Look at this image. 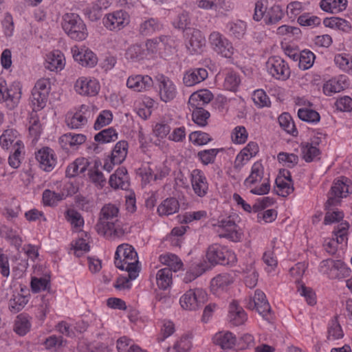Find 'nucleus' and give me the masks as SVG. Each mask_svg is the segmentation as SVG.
Returning a JSON list of instances; mask_svg holds the SVG:
<instances>
[{
	"label": "nucleus",
	"instance_id": "obj_1",
	"mask_svg": "<svg viewBox=\"0 0 352 352\" xmlns=\"http://www.w3.org/2000/svg\"><path fill=\"white\" fill-rule=\"evenodd\" d=\"M118 208L111 204H105L100 212V217L96 225V229L99 234H109L110 236L121 237L127 232L126 228L123 227L122 223L118 219Z\"/></svg>",
	"mask_w": 352,
	"mask_h": 352
},
{
	"label": "nucleus",
	"instance_id": "obj_2",
	"mask_svg": "<svg viewBox=\"0 0 352 352\" xmlns=\"http://www.w3.org/2000/svg\"><path fill=\"white\" fill-rule=\"evenodd\" d=\"M62 27L71 38L76 41H82L87 35L85 24L75 13H67L63 16Z\"/></svg>",
	"mask_w": 352,
	"mask_h": 352
},
{
	"label": "nucleus",
	"instance_id": "obj_3",
	"mask_svg": "<svg viewBox=\"0 0 352 352\" xmlns=\"http://www.w3.org/2000/svg\"><path fill=\"white\" fill-rule=\"evenodd\" d=\"M206 258L211 267L216 265H230L234 263L236 261L234 252L218 244H213L208 247L206 252Z\"/></svg>",
	"mask_w": 352,
	"mask_h": 352
},
{
	"label": "nucleus",
	"instance_id": "obj_4",
	"mask_svg": "<svg viewBox=\"0 0 352 352\" xmlns=\"http://www.w3.org/2000/svg\"><path fill=\"white\" fill-rule=\"evenodd\" d=\"M207 300L206 292L200 288L188 290L180 298L182 307L186 310H196Z\"/></svg>",
	"mask_w": 352,
	"mask_h": 352
},
{
	"label": "nucleus",
	"instance_id": "obj_5",
	"mask_svg": "<svg viewBox=\"0 0 352 352\" xmlns=\"http://www.w3.org/2000/svg\"><path fill=\"white\" fill-rule=\"evenodd\" d=\"M209 41L212 48L217 54L225 58H231L234 53L232 43L222 34L213 32L209 36Z\"/></svg>",
	"mask_w": 352,
	"mask_h": 352
},
{
	"label": "nucleus",
	"instance_id": "obj_6",
	"mask_svg": "<svg viewBox=\"0 0 352 352\" xmlns=\"http://www.w3.org/2000/svg\"><path fill=\"white\" fill-rule=\"evenodd\" d=\"M266 66L267 72L276 79L285 80L289 77V68L285 61L280 57L270 58Z\"/></svg>",
	"mask_w": 352,
	"mask_h": 352
},
{
	"label": "nucleus",
	"instance_id": "obj_7",
	"mask_svg": "<svg viewBox=\"0 0 352 352\" xmlns=\"http://www.w3.org/2000/svg\"><path fill=\"white\" fill-rule=\"evenodd\" d=\"M156 80L157 81L160 99L165 102L173 100L176 96L177 91L172 80L164 75L157 76Z\"/></svg>",
	"mask_w": 352,
	"mask_h": 352
},
{
	"label": "nucleus",
	"instance_id": "obj_8",
	"mask_svg": "<svg viewBox=\"0 0 352 352\" xmlns=\"http://www.w3.org/2000/svg\"><path fill=\"white\" fill-rule=\"evenodd\" d=\"M250 308H255L258 313L267 320H270L268 316L271 313V307L266 298L265 294L261 290L256 289L252 302L248 305Z\"/></svg>",
	"mask_w": 352,
	"mask_h": 352
},
{
	"label": "nucleus",
	"instance_id": "obj_9",
	"mask_svg": "<svg viewBox=\"0 0 352 352\" xmlns=\"http://www.w3.org/2000/svg\"><path fill=\"white\" fill-rule=\"evenodd\" d=\"M76 91L82 96H94L100 90V85L96 80L80 78L75 83Z\"/></svg>",
	"mask_w": 352,
	"mask_h": 352
},
{
	"label": "nucleus",
	"instance_id": "obj_10",
	"mask_svg": "<svg viewBox=\"0 0 352 352\" xmlns=\"http://www.w3.org/2000/svg\"><path fill=\"white\" fill-rule=\"evenodd\" d=\"M36 159L39 162L41 168L47 172L52 171L56 166L54 151L49 147H43L36 153Z\"/></svg>",
	"mask_w": 352,
	"mask_h": 352
},
{
	"label": "nucleus",
	"instance_id": "obj_11",
	"mask_svg": "<svg viewBox=\"0 0 352 352\" xmlns=\"http://www.w3.org/2000/svg\"><path fill=\"white\" fill-rule=\"evenodd\" d=\"M127 14L123 10H118L109 14L104 19L105 27L110 30H120L127 23Z\"/></svg>",
	"mask_w": 352,
	"mask_h": 352
},
{
	"label": "nucleus",
	"instance_id": "obj_12",
	"mask_svg": "<svg viewBox=\"0 0 352 352\" xmlns=\"http://www.w3.org/2000/svg\"><path fill=\"white\" fill-rule=\"evenodd\" d=\"M121 254L124 257V263L126 264V268H131V265L129 264L132 263L133 266H134L135 269L138 270V254L132 245L127 243L119 245L116 252V256H120Z\"/></svg>",
	"mask_w": 352,
	"mask_h": 352
},
{
	"label": "nucleus",
	"instance_id": "obj_13",
	"mask_svg": "<svg viewBox=\"0 0 352 352\" xmlns=\"http://www.w3.org/2000/svg\"><path fill=\"white\" fill-rule=\"evenodd\" d=\"M191 184L195 193L202 197L207 193L208 185L206 177L199 169H195L191 173Z\"/></svg>",
	"mask_w": 352,
	"mask_h": 352
},
{
	"label": "nucleus",
	"instance_id": "obj_14",
	"mask_svg": "<svg viewBox=\"0 0 352 352\" xmlns=\"http://www.w3.org/2000/svg\"><path fill=\"white\" fill-rule=\"evenodd\" d=\"M126 85L136 91H147L153 87V81L148 76L137 75L129 77Z\"/></svg>",
	"mask_w": 352,
	"mask_h": 352
},
{
	"label": "nucleus",
	"instance_id": "obj_15",
	"mask_svg": "<svg viewBox=\"0 0 352 352\" xmlns=\"http://www.w3.org/2000/svg\"><path fill=\"white\" fill-rule=\"evenodd\" d=\"M109 183L114 189L120 188L122 190H127L129 187V182L126 168H118L115 173L111 175Z\"/></svg>",
	"mask_w": 352,
	"mask_h": 352
},
{
	"label": "nucleus",
	"instance_id": "obj_16",
	"mask_svg": "<svg viewBox=\"0 0 352 352\" xmlns=\"http://www.w3.org/2000/svg\"><path fill=\"white\" fill-rule=\"evenodd\" d=\"M190 32L187 33L188 41L186 43V47L191 54L198 53L205 45V38L199 30H190Z\"/></svg>",
	"mask_w": 352,
	"mask_h": 352
},
{
	"label": "nucleus",
	"instance_id": "obj_17",
	"mask_svg": "<svg viewBox=\"0 0 352 352\" xmlns=\"http://www.w3.org/2000/svg\"><path fill=\"white\" fill-rule=\"evenodd\" d=\"M228 318L230 322L235 326L243 324L247 320L245 311L236 300H232L230 305Z\"/></svg>",
	"mask_w": 352,
	"mask_h": 352
},
{
	"label": "nucleus",
	"instance_id": "obj_18",
	"mask_svg": "<svg viewBox=\"0 0 352 352\" xmlns=\"http://www.w3.org/2000/svg\"><path fill=\"white\" fill-rule=\"evenodd\" d=\"M213 98V94L208 89H201L193 93L189 98L188 104L191 107L201 106L209 103Z\"/></svg>",
	"mask_w": 352,
	"mask_h": 352
},
{
	"label": "nucleus",
	"instance_id": "obj_19",
	"mask_svg": "<svg viewBox=\"0 0 352 352\" xmlns=\"http://www.w3.org/2000/svg\"><path fill=\"white\" fill-rule=\"evenodd\" d=\"M86 136L82 134L66 133L59 138V143L64 149H67V145L70 147H78L86 141Z\"/></svg>",
	"mask_w": 352,
	"mask_h": 352
},
{
	"label": "nucleus",
	"instance_id": "obj_20",
	"mask_svg": "<svg viewBox=\"0 0 352 352\" xmlns=\"http://www.w3.org/2000/svg\"><path fill=\"white\" fill-rule=\"evenodd\" d=\"M73 56L74 60L82 66L94 67L97 63V57L89 50H82V51L77 53L74 52Z\"/></svg>",
	"mask_w": 352,
	"mask_h": 352
},
{
	"label": "nucleus",
	"instance_id": "obj_21",
	"mask_svg": "<svg viewBox=\"0 0 352 352\" xmlns=\"http://www.w3.org/2000/svg\"><path fill=\"white\" fill-rule=\"evenodd\" d=\"M347 6L346 0H321L320 6L327 12H339L344 10Z\"/></svg>",
	"mask_w": 352,
	"mask_h": 352
},
{
	"label": "nucleus",
	"instance_id": "obj_22",
	"mask_svg": "<svg viewBox=\"0 0 352 352\" xmlns=\"http://www.w3.org/2000/svg\"><path fill=\"white\" fill-rule=\"evenodd\" d=\"M129 265H131V268L126 267V271L129 273L128 277L120 276L117 278L116 283L114 285L115 288L117 289H130L131 286L130 281L136 278L138 270L133 266L132 263Z\"/></svg>",
	"mask_w": 352,
	"mask_h": 352
},
{
	"label": "nucleus",
	"instance_id": "obj_23",
	"mask_svg": "<svg viewBox=\"0 0 352 352\" xmlns=\"http://www.w3.org/2000/svg\"><path fill=\"white\" fill-rule=\"evenodd\" d=\"M128 142L124 140L118 142L114 146L111 157L113 163L120 164L125 160L127 155Z\"/></svg>",
	"mask_w": 352,
	"mask_h": 352
},
{
	"label": "nucleus",
	"instance_id": "obj_24",
	"mask_svg": "<svg viewBox=\"0 0 352 352\" xmlns=\"http://www.w3.org/2000/svg\"><path fill=\"white\" fill-rule=\"evenodd\" d=\"M214 343L223 349H232L236 343L235 336L230 331L225 333H219L214 337Z\"/></svg>",
	"mask_w": 352,
	"mask_h": 352
},
{
	"label": "nucleus",
	"instance_id": "obj_25",
	"mask_svg": "<svg viewBox=\"0 0 352 352\" xmlns=\"http://www.w3.org/2000/svg\"><path fill=\"white\" fill-rule=\"evenodd\" d=\"M179 208L178 201L174 197H170L161 203L157 208V212L160 215H169L177 212Z\"/></svg>",
	"mask_w": 352,
	"mask_h": 352
},
{
	"label": "nucleus",
	"instance_id": "obj_26",
	"mask_svg": "<svg viewBox=\"0 0 352 352\" xmlns=\"http://www.w3.org/2000/svg\"><path fill=\"white\" fill-rule=\"evenodd\" d=\"M157 286L160 289L165 290L172 283V272L170 268L160 270L156 275Z\"/></svg>",
	"mask_w": 352,
	"mask_h": 352
},
{
	"label": "nucleus",
	"instance_id": "obj_27",
	"mask_svg": "<svg viewBox=\"0 0 352 352\" xmlns=\"http://www.w3.org/2000/svg\"><path fill=\"white\" fill-rule=\"evenodd\" d=\"M323 23L326 27L338 28L343 32H349L351 29L350 23L345 19L338 17L325 18Z\"/></svg>",
	"mask_w": 352,
	"mask_h": 352
},
{
	"label": "nucleus",
	"instance_id": "obj_28",
	"mask_svg": "<svg viewBox=\"0 0 352 352\" xmlns=\"http://www.w3.org/2000/svg\"><path fill=\"white\" fill-rule=\"evenodd\" d=\"M233 279L228 274H219L211 280L210 287L212 291H217L219 289H223L232 283Z\"/></svg>",
	"mask_w": 352,
	"mask_h": 352
},
{
	"label": "nucleus",
	"instance_id": "obj_29",
	"mask_svg": "<svg viewBox=\"0 0 352 352\" xmlns=\"http://www.w3.org/2000/svg\"><path fill=\"white\" fill-rule=\"evenodd\" d=\"M280 126L288 133L293 136L298 135L295 124L289 113H282L278 118Z\"/></svg>",
	"mask_w": 352,
	"mask_h": 352
},
{
	"label": "nucleus",
	"instance_id": "obj_30",
	"mask_svg": "<svg viewBox=\"0 0 352 352\" xmlns=\"http://www.w3.org/2000/svg\"><path fill=\"white\" fill-rule=\"evenodd\" d=\"M192 108V120L197 124L205 126L208 123L207 120L210 118V113L201 106L194 107Z\"/></svg>",
	"mask_w": 352,
	"mask_h": 352
},
{
	"label": "nucleus",
	"instance_id": "obj_31",
	"mask_svg": "<svg viewBox=\"0 0 352 352\" xmlns=\"http://www.w3.org/2000/svg\"><path fill=\"white\" fill-rule=\"evenodd\" d=\"M117 139L118 133L112 127L101 131L94 137L95 141L101 144L115 142Z\"/></svg>",
	"mask_w": 352,
	"mask_h": 352
},
{
	"label": "nucleus",
	"instance_id": "obj_32",
	"mask_svg": "<svg viewBox=\"0 0 352 352\" xmlns=\"http://www.w3.org/2000/svg\"><path fill=\"white\" fill-rule=\"evenodd\" d=\"M63 55L60 52H54L48 56L45 67L51 71L62 69L64 67Z\"/></svg>",
	"mask_w": 352,
	"mask_h": 352
},
{
	"label": "nucleus",
	"instance_id": "obj_33",
	"mask_svg": "<svg viewBox=\"0 0 352 352\" xmlns=\"http://www.w3.org/2000/svg\"><path fill=\"white\" fill-rule=\"evenodd\" d=\"M263 177V167L261 163L256 162L252 167L250 176L244 182L245 185L254 184L260 182Z\"/></svg>",
	"mask_w": 352,
	"mask_h": 352
},
{
	"label": "nucleus",
	"instance_id": "obj_34",
	"mask_svg": "<svg viewBox=\"0 0 352 352\" xmlns=\"http://www.w3.org/2000/svg\"><path fill=\"white\" fill-rule=\"evenodd\" d=\"M283 15L280 7L275 5L267 10L264 20L267 24H274L282 19Z\"/></svg>",
	"mask_w": 352,
	"mask_h": 352
},
{
	"label": "nucleus",
	"instance_id": "obj_35",
	"mask_svg": "<svg viewBox=\"0 0 352 352\" xmlns=\"http://www.w3.org/2000/svg\"><path fill=\"white\" fill-rule=\"evenodd\" d=\"M125 56L132 61H140L144 58L145 50L140 45H133L127 49Z\"/></svg>",
	"mask_w": 352,
	"mask_h": 352
},
{
	"label": "nucleus",
	"instance_id": "obj_36",
	"mask_svg": "<svg viewBox=\"0 0 352 352\" xmlns=\"http://www.w3.org/2000/svg\"><path fill=\"white\" fill-rule=\"evenodd\" d=\"M28 302V300L24 295H13V298L9 302V309L12 312L17 313L23 309Z\"/></svg>",
	"mask_w": 352,
	"mask_h": 352
},
{
	"label": "nucleus",
	"instance_id": "obj_37",
	"mask_svg": "<svg viewBox=\"0 0 352 352\" xmlns=\"http://www.w3.org/2000/svg\"><path fill=\"white\" fill-rule=\"evenodd\" d=\"M64 194L55 192L50 190H45L43 192V201L46 206H55L57 203L63 199Z\"/></svg>",
	"mask_w": 352,
	"mask_h": 352
},
{
	"label": "nucleus",
	"instance_id": "obj_38",
	"mask_svg": "<svg viewBox=\"0 0 352 352\" xmlns=\"http://www.w3.org/2000/svg\"><path fill=\"white\" fill-rule=\"evenodd\" d=\"M160 261L168 266V268L171 269V272H177L183 265L182 261L175 254H166L160 256Z\"/></svg>",
	"mask_w": 352,
	"mask_h": 352
},
{
	"label": "nucleus",
	"instance_id": "obj_39",
	"mask_svg": "<svg viewBox=\"0 0 352 352\" xmlns=\"http://www.w3.org/2000/svg\"><path fill=\"white\" fill-rule=\"evenodd\" d=\"M315 55L309 50H303L300 53L298 66L300 69L305 70L309 69L314 64Z\"/></svg>",
	"mask_w": 352,
	"mask_h": 352
},
{
	"label": "nucleus",
	"instance_id": "obj_40",
	"mask_svg": "<svg viewBox=\"0 0 352 352\" xmlns=\"http://www.w3.org/2000/svg\"><path fill=\"white\" fill-rule=\"evenodd\" d=\"M159 28L160 24L157 20L154 18H151L141 23L139 31L142 35L148 36Z\"/></svg>",
	"mask_w": 352,
	"mask_h": 352
},
{
	"label": "nucleus",
	"instance_id": "obj_41",
	"mask_svg": "<svg viewBox=\"0 0 352 352\" xmlns=\"http://www.w3.org/2000/svg\"><path fill=\"white\" fill-rule=\"evenodd\" d=\"M298 116L299 119L302 121L307 122H318L320 121L319 113L313 110L309 109H299L298 111Z\"/></svg>",
	"mask_w": 352,
	"mask_h": 352
},
{
	"label": "nucleus",
	"instance_id": "obj_42",
	"mask_svg": "<svg viewBox=\"0 0 352 352\" xmlns=\"http://www.w3.org/2000/svg\"><path fill=\"white\" fill-rule=\"evenodd\" d=\"M337 318L338 316H336L335 320L332 322L331 326L328 329L327 340L329 341L340 339L344 336L342 327Z\"/></svg>",
	"mask_w": 352,
	"mask_h": 352
},
{
	"label": "nucleus",
	"instance_id": "obj_43",
	"mask_svg": "<svg viewBox=\"0 0 352 352\" xmlns=\"http://www.w3.org/2000/svg\"><path fill=\"white\" fill-rule=\"evenodd\" d=\"M48 95L49 94L46 93L36 90V89H33L31 97L33 105L38 109L44 108L47 102Z\"/></svg>",
	"mask_w": 352,
	"mask_h": 352
},
{
	"label": "nucleus",
	"instance_id": "obj_44",
	"mask_svg": "<svg viewBox=\"0 0 352 352\" xmlns=\"http://www.w3.org/2000/svg\"><path fill=\"white\" fill-rule=\"evenodd\" d=\"M302 157L307 162H312L316 157L320 154L319 148L312 144L307 143L302 147Z\"/></svg>",
	"mask_w": 352,
	"mask_h": 352
},
{
	"label": "nucleus",
	"instance_id": "obj_45",
	"mask_svg": "<svg viewBox=\"0 0 352 352\" xmlns=\"http://www.w3.org/2000/svg\"><path fill=\"white\" fill-rule=\"evenodd\" d=\"M275 183L279 190L276 192V194L280 196L285 197L294 190L293 184L287 183L281 177H277L276 179Z\"/></svg>",
	"mask_w": 352,
	"mask_h": 352
},
{
	"label": "nucleus",
	"instance_id": "obj_46",
	"mask_svg": "<svg viewBox=\"0 0 352 352\" xmlns=\"http://www.w3.org/2000/svg\"><path fill=\"white\" fill-rule=\"evenodd\" d=\"M299 285L298 286V292L300 294L304 296L307 302L309 305H314L316 303V294L311 287H306L304 284H300L299 280H297Z\"/></svg>",
	"mask_w": 352,
	"mask_h": 352
},
{
	"label": "nucleus",
	"instance_id": "obj_47",
	"mask_svg": "<svg viewBox=\"0 0 352 352\" xmlns=\"http://www.w3.org/2000/svg\"><path fill=\"white\" fill-rule=\"evenodd\" d=\"M252 100L254 104L260 108L269 107L270 104L269 97L262 89H258L254 91L252 95Z\"/></svg>",
	"mask_w": 352,
	"mask_h": 352
},
{
	"label": "nucleus",
	"instance_id": "obj_48",
	"mask_svg": "<svg viewBox=\"0 0 352 352\" xmlns=\"http://www.w3.org/2000/svg\"><path fill=\"white\" fill-rule=\"evenodd\" d=\"M30 324L28 319L21 315L17 317L14 324V331L20 335H25L30 330Z\"/></svg>",
	"mask_w": 352,
	"mask_h": 352
},
{
	"label": "nucleus",
	"instance_id": "obj_49",
	"mask_svg": "<svg viewBox=\"0 0 352 352\" xmlns=\"http://www.w3.org/2000/svg\"><path fill=\"white\" fill-rule=\"evenodd\" d=\"M297 21L301 26H318L320 24V19L316 16H311L309 13L300 15Z\"/></svg>",
	"mask_w": 352,
	"mask_h": 352
},
{
	"label": "nucleus",
	"instance_id": "obj_50",
	"mask_svg": "<svg viewBox=\"0 0 352 352\" xmlns=\"http://www.w3.org/2000/svg\"><path fill=\"white\" fill-rule=\"evenodd\" d=\"M240 82L239 76L236 72H230L225 78L224 86L230 91H235Z\"/></svg>",
	"mask_w": 352,
	"mask_h": 352
},
{
	"label": "nucleus",
	"instance_id": "obj_51",
	"mask_svg": "<svg viewBox=\"0 0 352 352\" xmlns=\"http://www.w3.org/2000/svg\"><path fill=\"white\" fill-rule=\"evenodd\" d=\"M190 140L197 145H204L212 140L209 134L202 131H194L189 135Z\"/></svg>",
	"mask_w": 352,
	"mask_h": 352
},
{
	"label": "nucleus",
	"instance_id": "obj_52",
	"mask_svg": "<svg viewBox=\"0 0 352 352\" xmlns=\"http://www.w3.org/2000/svg\"><path fill=\"white\" fill-rule=\"evenodd\" d=\"M113 119V115L110 111H103L98 116L95 123L94 129L98 130L104 126L109 124Z\"/></svg>",
	"mask_w": 352,
	"mask_h": 352
},
{
	"label": "nucleus",
	"instance_id": "obj_53",
	"mask_svg": "<svg viewBox=\"0 0 352 352\" xmlns=\"http://www.w3.org/2000/svg\"><path fill=\"white\" fill-rule=\"evenodd\" d=\"M218 153L219 149L216 148L204 150L198 153V157L204 164L207 165L214 162Z\"/></svg>",
	"mask_w": 352,
	"mask_h": 352
},
{
	"label": "nucleus",
	"instance_id": "obj_54",
	"mask_svg": "<svg viewBox=\"0 0 352 352\" xmlns=\"http://www.w3.org/2000/svg\"><path fill=\"white\" fill-rule=\"evenodd\" d=\"M325 209L327 210V212L324 219V224H331L339 221L344 217V214L341 211L334 210L333 208Z\"/></svg>",
	"mask_w": 352,
	"mask_h": 352
},
{
	"label": "nucleus",
	"instance_id": "obj_55",
	"mask_svg": "<svg viewBox=\"0 0 352 352\" xmlns=\"http://www.w3.org/2000/svg\"><path fill=\"white\" fill-rule=\"evenodd\" d=\"M342 89L343 86L340 85L339 81L336 80H330L323 86V91L327 96H331L333 94L338 93Z\"/></svg>",
	"mask_w": 352,
	"mask_h": 352
},
{
	"label": "nucleus",
	"instance_id": "obj_56",
	"mask_svg": "<svg viewBox=\"0 0 352 352\" xmlns=\"http://www.w3.org/2000/svg\"><path fill=\"white\" fill-rule=\"evenodd\" d=\"M16 131L7 129L0 137V144L3 148H8L9 146L14 141L16 135Z\"/></svg>",
	"mask_w": 352,
	"mask_h": 352
},
{
	"label": "nucleus",
	"instance_id": "obj_57",
	"mask_svg": "<svg viewBox=\"0 0 352 352\" xmlns=\"http://www.w3.org/2000/svg\"><path fill=\"white\" fill-rule=\"evenodd\" d=\"M50 283L49 280L45 278L33 277L31 280V288L34 293H38L42 290L47 289Z\"/></svg>",
	"mask_w": 352,
	"mask_h": 352
},
{
	"label": "nucleus",
	"instance_id": "obj_58",
	"mask_svg": "<svg viewBox=\"0 0 352 352\" xmlns=\"http://www.w3.org/2000/svg\"><path fill=\"white\" fill-rule=\"evenodd\" d=\"M67 219L72 225H74L77 228L80 227L84 224V220L81 214L73 209L67 210Z\"/></svg>",
	"mask_w": 352,
	"mask_h": 352
},
{
	"label": "nucleus",
	"instance_id": "obj_59",
	"mask_svg": "<svg viewBox=\"0 0 352 352\" xmlns=\"http://www.w3.org/2000/svg\"><path fill=\"white\" fill-rule=\"evenodd\" d=\"M278 160L279 162H287L289 168H292L298 162V155L294 153H287L281 152L278 155Z\"/></svg>",
	"mask_w": 352,
	"mask_h": 352
},
{
	"label": "nucleus",
	"instance_id": "obj_60",
	"mask_svg": "<svg viewBox=\"0 0 352 352\" xmlns=\"http://www.w3.org/2000/svg\"><path fill=\"white\" fill-rule=\"evenodd\" d=\"M331 193L336 197H346L349 193V186L342 181H338L331 187Z\"/></svg>",
	"mask_w": 352,
	"mask_h": 352
},
{
	"label": "nucleus",
	"instance_id": "obj_61",
	"mask_svg": "<svg viewBox=\"0 0 352 352\" xmlns=\"http://www.w3.org/2000/svg\"><path fill=\"white\" fill-rule=\"evenodd\" d=\"M67 122V126L71 129H78L81 126L85 125L87 123V120L80 113H76L72 118L68 120Z\"/></svg>",
	"mask_w": 352,
	"mask_h": 352
},
{
	"label": "nucleus",
	"instance_id": "obj_62",
	"mask_svg": "<svg viewBox=\"0 0 352 352\" xmlns=\"http://www.w3.org/2000/svg\"><path fill=\"white\" fill-rule=\"evenodd\" d=\"M190 268L192 270V274H194L195 276L199 277L207 270H210L212 267L208 262L203 261L199 263L192 264Z\"/></svg>",
	"mask_w": 352,
	"mask_h": 352
},
{
	"label": "nucleus",
	"instance_id": "obj_63",
	"mask_svg": "<svg viewBox=\"0 0 352 352\" xmlns=\"http://www.w3.org/2000/svg\"><path fill=\"white\" fill-rule=\"evenodd\" d=\"M248 138V133L244 126H237L234 129V132L232 135L234 142L238 144L244 143Z\"/></svg>",
	"mask_w": 352,
	"mask_h": 352
},
{
	"label": "nucleus",
	"instance_id": "obj_64",
	"mask_svg": "<svg viewBox=\"0 0 352 352\" xmlns=\"http://www.w3.org/2000/svg\"><path fill=\"white\" fill-rule=\"evenodd\" d=\"M191 342L187 336H182L173 346L176 352H188L191 348Z\"/></svg>",
	"mask_w": 352,
	"mask_h": 352
}]
</instances>
